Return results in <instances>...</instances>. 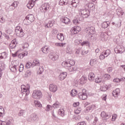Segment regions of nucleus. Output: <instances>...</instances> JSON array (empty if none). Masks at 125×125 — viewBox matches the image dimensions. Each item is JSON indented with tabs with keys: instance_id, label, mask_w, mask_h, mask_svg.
Listing matches in <instances>:
<instances>
[{
	"instance_id": "obj_1",
	"label": "nucleus",
	"mask_w": 125,
	"mask_h": 125,
	"mask_svg": "<svg viewBox=\"0 0 125 125\" xmlns=\"http://www.w3.org/2000/svg\"><path fill=\"white\" fill-rule=\"evenodd\" d=\"M75 61L73 60H68L67 61L63 62L62 63V67L67 68L68 67L74 66V65H75Z\"/></svg>"
},
{
	"instance_id": "obj_2",
	"label": "nucleus",
	"mask_w": 125,
	"mask_h": 125,
	"mask_svg": "<svg viewBox=\"0 0 125 125\" xmlns=\"http://www.w3.org/2000/svg\"><path fill=\"white\" fill-rule=\"evenodd\" d=\"M79 14L83 18H87L90 15L89 10L85 9H81L79 11Z\"/></svg>"
},
{
	"instance_id": "obj_3",
	"label": "nucleus",
	"mask_w": 125,
	"mask_h": 125,
	"mask_svg": "<svg viewBox=\"0 0 125 125\" xmlns=\"http://www.w3.org/2000/svg\"><path fill=\"white\" fill-rule=\"evenodd\" d=\"M32 97L34 99H41L42 97V93L41 90H35L32 93Z\"/></svg>"
},
{
	"instance_id": "obj_4",
	"label": "nucleus",
	"mask_w": 125,
	"mask_h": 125,
	"mask_svg": "<svg viewBox=\"0 0 125 125\" xmlns=\"http://www.w3.org/2000/svg\"><path fill=\"white\" fill-rule=\"evenodd\" d=\"M15 32L17 36L20 38L24 37V35H25V33H24V32H23V29H22V27L20 26H17L16 27Z\"/></svg>"
},
{
	"instance_id": "obj_5",
	"label": "nucleus",
	"mask_w": 125,
	"mask_h": 125,
	"mask_svg": "<svg viewBox=\"0 0 125 125\" xmlns=\"http://www.w3.org/2000/svg\"><path fill=\"white\" fill-rule=\"evenodd\" d=\"M85 31L86 32L87 34H88L89 38H92V35L95 32L94 27L90 26L87 27Z\"/></svg>"
},
{
	"instance_id": "obj_6",
	"label": "nucleus",
	"mask_w": 125,
	"mask_h": 125,
	"mask_svg": "<svg viewBox=\"0 0 125 125\" xmlns=\"http://www.w3.org/2000/svg\"><path fill=\"white\" fill-rule=\"evenodd\" d=\"M31 86L30 84H27L26 86L22 85L21 86V89H22V92L26 93V95L30 94V88Z\"/></svg>"
},
{
	"instance_id": "obj_7",
	"label": "nucleus",
	"mask_w": 125,
	"mask_h": 125,
	"mask_svg": "<svg viewBox=\"0 0 125 125\" xmlns=\"http://www.w3.org/2000/svg\"><path fill=\"white\" fill-rule=\"evenodd\" d=\"M78 97L80 98V99H82V100H85V99L87 98L86 90L84 89L82 90V92L79 93L78 94Z\"/></svg>"
},
{
	"instance_id": "obj_8",
	"label": "nucleus",
	"mask_w": 125,
	"mask_h": 125,
	"mask_svg": "<svg viewBox=\"0 0 125 125\" xmlns=\"http://www.w3.org/2000/svg\"><path fill=\"white\" fill-rule=\"evenodd\" d=\"M92 2H89L86 4L84 6L85 8L87 9L88 10H93L94 7V4L93 2L96 1V0H91Z\"/></svg>"
},
{
	"instance_id": "obj_9",
	"label": "nucleus",
	"mask_w": 125,
	"mask_h": 125,
	"mask_svg": "<svg viewBox=\"0 0 125 125\" xmlns=\"http://www.w3.org/2000/svg\"><path fill=\"white\" fill-rule=\"evenodd\" d=\"M125 47L123 46L119 45L114 48L115 53H123L125 52Z\"/></svg>"
},
{
	"instance_id": "obj_10",
	"label": "nucleus",
	"mask_w": 125,
	"mask_h": 125,
	"mask_svg": "<svg viewBox=\"0 0 125 125\" xmlns=\"http://www.w3.org/2000/svg\"><path fill=\"white\" fill-rule=\"evenodd\" d=\"M50 8V5H49V4L48 3H45L40 7V9L41 10H43V12L45 13L47 10H49Z\"/></svg>"
},
{
	"instance_id": "obj_11",
	"label": "nucleus",
	"mask_w": 125,
	"mask_h": 125,
	"mask_svg": "<svg viewBox=\"0 0 125 125\" xmlns=\"http://www.w3.org/2000/svg\"><path fill=\"white\" fill-rule=\"evenodd\" d=\"M48 57L51 60H52V61H56L59 56L57 54H53V53H50L48 55Z\"/></svg>"
},
{
	"instance_id": "obj_12",
	"label": "nucleus",
	"mask_w": 125,
	"mask_h": 125,
	"mask_svg": "<svg viewBox=\"0 0 125 125\" xmlns=\"http://www.w3.org/2000/svg\"><path fill=\"white\" fill-rule=\"evenodd\" d=\"M29 2L27 5V7L29 9H32L33 7H34L35 5V3H36V1H37V0H29Z\"/></svg>"
},
{
	"instance_id": "obj_13",
	"label": "nucleus",
	"mask_w": 125,
	"mask_h": 125,
	"mask_svg": "<svg viewBox=\"0 0 125 125\" xmlns=\"http://www.w3.org/2000/svg\"><path fill=\"white\" fill-rule=\"evenodd\" d=\"M81 30H82V28L79 26H75L71 28V31L74 34H78L79 32H81Z\"/></svg>"
},
{
	"instance_id": "obj_14",
	"label": "nucleus",
	"mask_w": 125,
	"mask_h": 125,
	"mask_svg": "<svg viewBox=\"0 0 125 125\" xmlns=\"http://www.w3.org/2000/svg\"><path fill=\"white\" fill-rule=\"evenodd\" d=\"M101 116L103 117L104 122H106V121H107V120H108V119L111 117L110 115L107 114L104 111H103L101 113Z\"/></svg>"
},
{
	"instance_id": "obj_15",
	"label": "nucleus",
	"mask_w": 125,
	"mask_h": 125,
	"mask_svg": "<svg viewBox=\"0 0 125 125\" xmlns=\"http://www.w3.org/2000/svg\"><path fill=\"white\" fill-rule=\"evenodd\" d=\"M80 3V0H72L69 4H71L73 7H77Z\"/></svg>"
},
{
	"instance_id": "obj_16",
	"label": "nucleus",
	"mask_w": 125,
	"mask_h": 125,
	"mask_svg": "<svg viewBox=\"0 0 125 125\" xmlns=\"http://www.w3.org/2000/svg\"><path fill=\"white\" fill-rule=\"evenodd\" d=\"M49 89L52 92H56L57 91V86L54 84H50Z\"/></svg>"
},
{
	"instance_id": "obj_17",
	"label": "nucleus",
	"mask_w": 125,
	"mask_h": 125,
	"mask_svg": "<svg viewBox=\"0 0 125 125\" xmlns=\"http://www.w3.org/2000/svg\"><path fill=\"white\" fill-rule=\"evenodd\" d=\"M67 72H63L60 73L59 76V80L60 81H63L67 77Z\"/></svg>"
},
{
	"instance_id": "obj_18",
	"label": "nucleus",
	"mask_w": 125,
	"mask_h": 125,
	"mask_svg": "<svg viewBox=\"0 0 125 125\" xmlns=\"http://www.w3.org/2000/svg\"><path fill=\"white\" fill-rule=\"evenodd\" d=\"M18 2L14 1L9 6V9H10V10H14V9L18 6Z\"/></svg>"
},
{
	"instance_id": "obj_19",
	"label": "nucleus",
	"mask_w": 125,
	"mask_h": 125,
	"mask_svg": "<svg viewBox=\"0 0 125 125\" xmlns=\"http://www.w3.org/2000/svg\"><path fill=\"white\" fill-rule=\"evenodd\" d=\"M61 21L62 23H64V24H69V23H70V19L65 17H62Z\"/></svg>"
},
{
	"instance_id": "obj_20",
	"label": "nucleus",
	"mask_w": 125,
	"mask_h": 125,
	"mask_svg": "<svg viewBox=\"0 0 125 125\" xmlns=\"http://www.w3.org/2000/svg\"><path fill=\"white\" fill-rule=\"evenodd\" d=\"M25 17L27 19H28L31 23L33 22V21H35V17H34L33 14L28 15Z\"/></svg>"
},
{
	"instance_id": "obj_21",
	"label": "nucleus",
	"mask_w": 125,
	"mask_h": 125,
	"mask_svg": "<svg viewBox=\"0 0 125 125\" xmlns=\"http://www.w3.org/2000/svg\"><path fill=\"white\" fill-rule=\"evenodd\" d=\"M54 25V21H50L49 22L45 25V27L47 28H51V27L53 26Z\"/></svg>"
},
{
	"instance_id": "obj_22",
	"label": "nucleus",
	"mask_w": 125,
	"mask_h": 125,
	"mask_svg": "<svg viewBox=\"0 0 125 125\" xmlns=\"http://www.w3.org/2000/svg\"><path fill=\"white\" fill-rule=\"evenodd\" d=\"M94 78H95V75H94V73L92 72L89 73L88 79L90 82H93V81H94Z\"/></svg>"
},
{
	"instance_id": "obj_23",
	"label": "nucleus",
	"mask_w": 125,
	"mask_h": 125,
	"mask_svg": "<svg viewBox=\"0 0 125 125\" xmlns=\"http://www.w3.org/2000/svg\"><path fill=\"white\" fill-rule=\"evenodd\" d=\"M16 44H17V43L16 42V40L12 41L11 43L9 44L10 48H15V47H16Z\"/></svg>"
},
{
	"instance_id": "obj_24",
	"label": "nucleus",
	"mask_w": 125,
	"mask_h": 125,
	"mask_svg": "<svg viewBox=\"0 0 125 125\" xmlns=\"http://www.w3.org/2000/svg\"><path fill=\"white\" fill-rule=\"evenodd\" d=\"M42 52L43 53H45V54H47L49 51V49L48 48V47L47 46H44V47H43L41 49Z\"/></svg>"
},
{
	"instance_id": "obj_25",
	"label": "nucleus",
	"mask_w": 125,
	"mask_h": 125,
	"mask_svg": "<svg viewBox=\"0 0 125 125\" xmlns=\"http://www.w3.org/2000/svg\"><path fill=\"white\" fill-rule=\"evenodd\" d=\"M57 38L58 40L61 41V42H63V41H64V36H63V34L62 33H58Z\"/></svg>"
},
{
	"instance_id": "obj_26",
	"label": "nucleus",
	"mask_w": 125,
	"mask_h": 125,
	"mask_svg": "<svg viewBox=\"0 0 125 125\" xmlns=\"http://www.w3.org/2000/svg\"><path fill=\"white\" fill-rule=\"evenodd\" d=\"M86 80H87L86 77H85V76H83L80 80V83H81V84H84V83H86Z\"/></svg>"
},
{
	"instance_id": "obj_27",
	"label": "nucleus",
	"mask_w": 125,
	"mask_h": 125,
	"mask_svg": "<svg viewBox=\"0 0 125 125\" xmlns=\"http://www.w3.org/2000/svg\"><path fill=\"white\" fill-rule=\"evenodd\" d=\"M32 64L34 65V67H35V66H38L39 67L41 65V63H40V60H39L37 59H36L34 60H33Z\"/></svg>"
},
{
	"instance_id": "obj_28",
	"label": "nucleus",
	"mask_w": 125,
	"mask_h": 125,
	"mask_svg": "<svg viewBox=\"0 0 125 125\" xmlns=\"http://www.w3.org/2000/svg\"><path fill=\"white\" fill-rule=\"evenodd\" d=\"M28 55V52L25 51L24 52L21 53L18 55L19 58H21V59H22L24 58V56H27Z\"/></svg>"
},
{
	"instance_id": "obj_29",
	"label": "nucleus",
	"mask_w": 125,
	"mask_h": 125,
	"mask_svg": "<svg viewBox=\"0 0 125 125\" xmlns=\"http://www.w3.org/2000/svg\"><path fill=\"white\" fill-rule=\"evenodd\" d=\"M110 24V22L109 21H104L102 24V27L103 29H106V28H108V26Z\"/></svg>"
},
{
	"instance_id": "obj_30",
	"label": "nucleus",
	"mask_w": 125,
	"mask_h": 125,
	"mask_svg": "<svg viewBox=\"0 0 125 125\" xmlns=\"http://www.w3.org/2000/svg\"><path fill=\"white\" fill-rule=\"evenodd\" d=\"M68 3V0H60L59 1L60 5H67Z\"/></svg>"
},
{
	"instance_id": "obj_31",
	"label": "nucleus",
	"mask_w": 125,
	"mask_h": 125,
	"mask_svg": "<svg viewBox=\"0 0 125 125\" xmlns=\"http://www.w3.org/2000/svg\"><path fill=\"white\" fill-rule=\"evenodd\" d=\"M23 23L24 25H30L31 23H32L27 18L25 17V19L23 20Z\"/></svg>"
},
{
	"instance_id": "obj_32",
	"label": "nucleus",
	"mask_w": 125,
	"mask_h": 125,
	"mask_svg": "<svg viewBox=\"0 0 125 125\" xmlns=\"http://www.w3.org/2000/svg\"><path fill=\"white\" fill-rule=\"evenodd\" d=\"M34 65L33 64V63L32 62H27L25 64V67L27 68V69H30V68H31V67H32V68H34Z\"/></svg>"
},
{
	"instance_id": "obj_33",
	"label": "nucleus",
	"mask_w": 125,
	"mask_h": 125,
	"mask_svg": "<svg viewBox=\"0 0 125 125\" xmlns=\"http://www.w3.org/2000/svg\"><path fill=\"white\" fill-rule=\"evenodd\" d=\"M7 55L6 54V52H3L0 54V59H5Z\"/></svg>"
},
{
	"instance_id": "obj_34",
	"label": "nucleus",
	"mask_w": 125,
	"mask_h": 125,
	"mask_svg": "<svg viewBox=\"0 0 125 125\" xmlns=\"http://www.w3.org/2000/svg\"><path fill=\"white\" fill-rule=\"evenodd\" d=\"M5 68V64H4V62H0V70L1 71H3Z\"/></svg>"
},
{
	"instance_id": "obj_35",
	"label": "nucleus",
	"mask_w": 125,
	"mask_h": 125,
	"mask_svg": "<svg viewBox=\"0 0 125 125\" xmlns=\"http://www.w3.org/2000/svg\"><path fill=\"white\" fill-rule=\"evenodd\" d=\"M31 118L32 121H37V120H38V115L35 113H33L31 115Z\"/></svg>"
},
{
	"instance_id": "obj_36",
	"label": "nucleus",
	"mask_w": 125,
	"mask_h": 125,
	"mask_svg": "<svg viewBox=\"0 0 125 125\" xmlns=\"http://www.w3.org/2000/svg\"><path fill=\"white\" fill-rule=\"evenodd\" d=\"M96 63H97L96 59H91L90 61V65H91V66H94V65H96Z\"/></svg>"
},
{
	"instance_id": "obj_37",
	"label": "nucleus",
	"mask_w": 125,
	"mask_h": 125,
	"mask_svg": "<svg viewBox=\"0 0 125 125\" xmlns=\"http://www.w3.org/2000/svg\"><path fill=\"white\" fill-rule=\"evenodd\" d=\"M10 69L11 72H16L17 70V65H12L10 66Z\"/></svg>"
},
{
	"instance_id": "obj_38",
	"label": "nucleus",
	"mask_w": 125,
	"mask_h": 125,
	"mask_svg": "<svg viewBox=\"0 0 125 125\" xmlns=\"http://www.w3.org/2000/svg\"><path fill=\"white\" fill-rule=\"evenodd\" d=\"M60 107V103L58 102H56L53 104V108H59Z\"/></svg>"
},
{
	"instance_id": "obj_39",
	"label": "nucleus",
	"mask_w": 125,
	"mask_h": 125,
	"mask_svg": "<svg viewBox=\"0 0 125 125\" xmlns=\"http://www.w3.org/2000/svg\"><path fill=\"white\" fill-rule=\"evenodd\" d=\"M31 75H32V71H31V70H27L24 74V77L25 78H28L30 77V76H31Z\"/></svg>"
},
{
	"instance_id": "obj_40",
	"label": "nucleus",
	"mask_w": 125,
	"mask_h": 125,
	"mask_svg": "<svg viewBox=\"0 0 125 125\" xmlns=\"http://www.w3.org/2000/svg\"><path fill=\"white\" fill-rule=\"evenodd\" d=\"M81 45H86V46H90V42L88 41H84L82 43H81Z\"/></svg>"
},
{
	"instance_id": "obj_41",
	"label": "nucleus",
	"mask_w": 125,
	"mask_h": 125,
	"mask_svg": "<svg viewBox=\"0 0 125 125\" xmlns=\"http://www.w3.org/2000/svg\"><path fill=\"white\" fill-rule=\"evenodd\" d=\"M109 86L108 85H104L103 86L101 87V91H106V90H108Z\"/></svg>"
},
{
	"instance_id": "obj_42",
	"label": "nucleus",
	"mask_w": 125,
	"mask_h": 125,
	"mask_svg": "<svg viewBox=\"0 0 125 125\" xmlns=\"http://www.w3.org/2000/svg\"><path fill=\"white\" fill-rule=\"evenodd\" d=\"M104 78L105 81H108L111 79V76L108 74H104Z\"/></svg>"
},
{
	"instance_id": "obj_43",
	"label": "nucleus",
	"mask_w": 125,
	"mask_h": 125,
	"mask_svg": "<svg viewBox=\"0 0 125 125\" xmlns=\"http://www.w3.org/2000/svg\"><path fill=\"white\" fill-rule=\"evenodd\" d=\"M26 114V110H21L20 111L19 113V116H25V114Z\"/></svg>"
},
{
	"instance_id": "obj_44",
	"label": "nucleus",
	"mask_w": 125,
	"mask_h": 125,
	"mask_svg": "<svg viewBox=\"0 0 125 125\" xmlns=\"http://www.w3.org/2000/svg\"><path fill=\"white\" fill-rule=\"evenodd\" d=\"M78 94V91L76 89H73L71 90V95L72 96H76Z\"/></svg>"
},
{
	"instance_id": "obj_45",
	"label": "nucleus",
	"mask_w": 125,
	"mask_h": 125,
	"mask_svg": "<svg viewBox=\"0 0 125 125\" xmlns=\"http://www.w3.org/2000/svg\"><path fill=\"white\" fill-rule=\"evenodd\" d=\"M103 53H104V54L105 57H108V55H110L111 54V51H110V50H106L105 52Z\"/></svg>"
},
{
	"instance_id": "obj_46",
	"label": "nucleus",
	"mask_w": 125,
	"mask_h": 125,
	"mask_svg": "<svg viewBox=\"0 0 125 125\" xmlns=\"http://www.w3.org/2000/svg\"><path fill=\"white\" fill-rule=\"evenodd\" d=\"M34 103L36 107H39V108H41L42 106V105L41 104V103L39 102H38V101H34Z\"/></svg>"
},
{
	"instance_id": "obj_47",
	"label": "nucleus",
	"mask_w": 125,
	"mask_h": 125,
	"mask_svg": "<svg viewBox=\"0 0 125 125\" xmlns=\"http://www.w3.org/2000/svg\"><path fill=\"white\" fill-rule=\"evenodd\" d=\"M44 71V68H43V66H40L39 67V71H38V73H39L40 75H41Z\"/></svg>"
},
{
	"instance_id": "obj_48",
	"label": "nucleus",
	"mask_w": 125,
	"mask_h": 125,
	"mask_svg": "<svg viewBox=\"0 0 125 125\" xmlns=\"http://www.w3.org/2000/svg\"><path fill=\"white\" fill-rule=\"evenodd\" d=\"M93 108H94V105H91L90 106H88L86 108V111L87 112H89L90 110H93Z\"/></svg>"
},
{
	"instance_id": "obj_49",
	"label": "nucleus",
	"mask_w": 125,
	"mask_h": 125,
	"mask_svg": "<svg viewBox=\"0 0 125 125\" xmlns=\"http://www.w3.org/2000/svg\"><path fill=\"white\" fill-rule=\"evenodd\" d=\"M4 113V109L2 107H0V117H3V114Z\"/></svg>"
},
{
	"instance_id": "obj_50",
	"label": "nucleus",
	"mask_w": 125,
	"mask_h": 125,
	"mask_svg": "<svg viewBox=\"0 0 125 125\" xmlns=\"http://www.w3.org/2000/svg\"><path fill=\"white\" fill-rule=\"evenodd\" d=\"M105 57H106L105 56V55H104V53H102L100 56H99L100 60H104Z\"/></svg>"
},
{
	"instance_id": "obj_51",
	"label": "nucleus",
	"mask_w": 125,
	"mask_h": 125,
	"mask_svg": "<svg viewBox=\"0 0 125 125\" xmlns=\"http://www.w3.org/2000/svg\"><path fill=\"white\" fill-rule=\"evenodd\" d=\"M95 83H101V82H102V79L98 77L95 80Z\"/></svg>"
},
{
	"instance_id": "obj_52",
	"label": "nucleus",
	"mask_w": 125,
	"mask_h": 125,
	"mask_svg": "<svg viewBox=\"0 0 125 125\" xmlns=\"http://www.w3.org/2000/svg\"><path fill=\"white\" fill-rule=\"evenodd\" d=\"M24 70V65L23 64H21L20 66H19V72H22Z\"/></svg>"
},
{
	"instance_id": "obj_53",
	"label": "nucleus",
	"mask_w": 125,
	"mask_h": 125,
	"mask_svg": "<svg viewBox=\"0 0 125 125\" xmlns=\"http://www.w3.org/2000/svg\"><path fill=\"white\" fill-rule=\"evenodd\" d=\"M68 70L69 72H73L74 71H76V68H75V66H70L68 67Z\"/></svg>"
},
{
	"instance_id": "obj_54",
	"label": "nucleus",
	"mask_w": 125,
	"mask_h": 125,
	"mask_svg": "<svg viewBox=\"0 0 125 125\" xmlns=\"http://www.w3.org/2000/svg\"><path fill=\"white\" fill-rule=\"evenodd\" d=\"M3 35L4 37V38L6 39V40H7L8 41H9V40H10V37H9V35L5 33H4Z\"/></svg>"
},
{
	"instance_id": "obj_55",
	"label": "nucleus",
	"mask_w": 125,
	"mask_h": 125,
	"mask_svg": "<svg viewBox=\"0 0 125 125\" xmlns=\"http://www.w3.org/2000/svg\"><path fill=\"white\" fill-rule=\"evenodd\" d=\"M81 111H82L81 108H77L75 110V114H80V113H81Z\"/></svg>"
},
{
	"instance_id": "obj_56",
	"label": "nucleus",
	"mask_w": 125,
	"mask_h": 125,
	"mask_svg": "<svg viewBox=\"0 0 125 125\" xmlns=\"http://www.w3.org/2000/svg\"><path fill=\"white\" fill-rule=\"evenodd\" d=\"M6 33H7L8 35H11V34L13 33V30L12 29H9L6 30Z\"/></svg>"
},
{
	"instance_id": "obj_57",
	"label": "nucleus",
	"mask_w": 125,
	"mask_h": 125,
	"mask_svg": "<svg viewBox=\"0 0 125 125\" xmlns=\"http://www.w3.org/2000/svg\"><path fill=\"white\" fill-rule=\"evenodd\" d=\"M122 80H123V79L116 78L113 80V82L114 83H119V82H122Z\"/></svg>"
},
{
	"instance_id": "obj_58",
	"label": "nucleus",
	"mask_w": 125,
	"mask_h": 125,
	"mask_svg": "<svg viewBox=\"0 0 125 125\" xmlns=\"http://www.w3.org/2000/svg\"><path fill=\"white\" fill-rule=\"evenodd\" d=\"M55 45H56V46H64V45H65V43H56Z\"/></svg>"
},
{
	"instance_id": "obj_59",
	"label": "nucleus",
	"mask_w": 125,
	"mask_h": 125,
	"mask_svg": "<svg viewBox=\"0 0 125 125\" xmlns=\"http://www.w3.org/2000/svg\"><path fill=\"white\" fill-rule=\"evenodd\" d=\"M22 100V101H29V98H28V95H26L25 94L24 98Z\"/></svg>"
},
{
	"instance_id": "obj_60",
	"label": "nucleus",
	"mask_w": 125,
	"mask_h": 125,
	"mask_svg": "<svg viewBox=\"0 0 125 125\" xmlns=\"http://www.w3.org/2000/svg\"><path fill=\"white\" fill-rule=\"evenodd\" d=\"M22 47L23 48H28L29 47V44L27 42L24 43Z\"/></svg>"
},
{
	"instance_id": "obj_61",
	"label": "nucleus",
	"mask_w": 125,
	"mask_h": 125,
	"mask_svg": "<svg viewBox=\"0 0 125 125\" xmlns=\"http://www.w3.org/2000/svg\"><path fill=\"white\" fill-rule=\"evenodd\" d=\"M53 35H58V31L57 29H54L53 30Z\"/></svg>"
},
{
	"instance_id": "obj_62",
	"label": "nucleus",
	"mask_w": 125,
	"mask_h": 125,
	"mask_svg": "<svg viewBox=\"0 0 125 125\" xmlns=\"http://www.w3.org/2000/svg\"><path fill=\"white\" fill-rule=\"evenodd\" d=\"M97 122H98V118L97 117H95V119L93 122V125H96V123H97Z\"/></svg>"
},
{
	"instance_id": "obj_63",
	"label": "nucleus",
	"mask_w": 125,
	"mask_h": 125,
	"mask_svg": "<svg viewBox=\"0 0 125 125\" xmlns=\"http://www.w3.org/2000/svg\"><path fill=\"white\" fill-rule=\"evenodd\" d=\"M114 93H115L116 95H118V94H119V93H120V89L117 88L115 90V92H114Z\"/></svg>"
},
{
	"instance_id": "obj_64",
	"label": "nucleus",
	"mask_w": 125,
	"mask_h": 125,
	"mask_svg": "<svg viewBox=\"0 0 125 125\" xmlns=\"http://www.w3.org/2000/svg\"><path fill=\"white\" fill-rule=\"evenodd\" d=\"M0 125H6V122L5 121H0Z\"/></svg>"
}]
</instances>
